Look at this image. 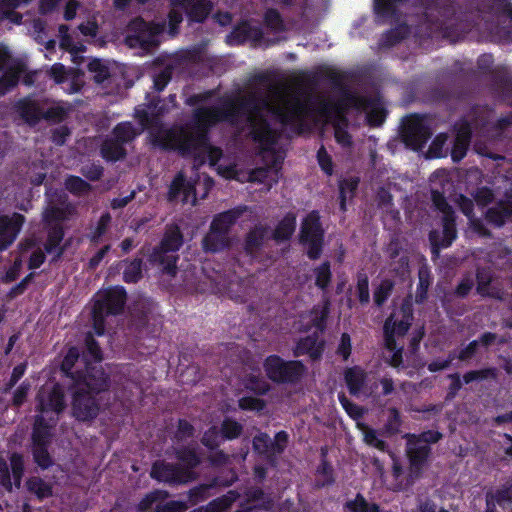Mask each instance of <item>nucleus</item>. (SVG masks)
I'll return each mask as SVG.
<instances>
[{
  "instance_id": "1a4fd4ad",
  "label": "nucleus",
  "mask_w": 512,
  "mask_h": 512,
  "mask_svg": "<svg viewBox=\"0 0 512 512\" xmlns=\"http://www.w3.org/2000/svg\"><path fill=\"white\" fill-rule=\"evenodd\" d=\"M409 317L404 316L403 319L397 321L394 319V315H390L383 325L384 346L392 352L390 364L393 367H399L403 362V346L397 345L396 337H403L408 332L411 325Z\"/></svg>"
},
{
  "instance_id": "052dcab7",
  "label": "nucleus",
  "mask_w": 512,
  "mask_h": 512,
  "mask_svg": "<svg viewBox=\"0 0 512 512\" xmlns=\"http://www.w3.org/2000/svg\"><path fill=\"white\" fill-rule=\"evenodd\" d=\"M320 169L327 175L332 176L334 172V163L331 155L327 152L324 145H321L316 154Z\"/></svg>"
},
{
  "instance_id": "f8f14e48",
  "label": "nucleus",
  "mask_w": 512,
  "mask_h": 512,
  "mask_svg": "<svg viewBox=\"0 0 512 512\" xmlns=\"http://www.w3.org/2000/svg\"><path fill=\"white\" fill-rule=\"evenodd\" d=\"M407 438L408 470L398 459L393 458L392 475L397 482L396 488L400 491H407L414 484V478L416 477V433H409Z\"/></svg>"
},
{
  "instance_id": "3c124183",
  "label": "nucleus",
  "mask_w": 512,
  "mask_h": 512,
  "mask_svg": "<svg viewBox=\"0 0 512 512\" xmlns=\"http://www.w3.org/2000/svg\"><path fill=\"white\" fill-rule=\"evenodd\" d=\"M246 495L248 500L259 502L260 509L270 510L273 507V499L260 487H253L249 489Z\"/></svg>"
},
{
  "instance_id": "9b49d317",
  "label": "nucleus",
  "mask_w": 512,
  "mask_h": 512,
  "mask_svg": "<svg viewBox=\"0 0 512 512\" xmlns=\"http://www.w3.org/2000/svg\"><path fill=\"white\" fill-rule=\"evenodd\" d=\"M158 30L151 22L145 21L142 17L132 19L127 25L125 43L130 48L148 50L157 45Z\"/></svg>"
},
{
  "instance_id": "5701e85b",
  "label": "nucleus",
  "mask_w": 512,
  "mask_h": 512,
  "mask_svg": "<svg viewBox=\"0 0 512 512\" xmlns=\"http://www.w3.org/2000/svg\"><path fill=\"white\" fill-rule=\"evenodd\" d=\"M296 219L294 212H287L273 230L272 239L277 243L289 241L296 230Z\"/></svg>"
},
{
  "instance_id": "13d9d810",
  "label": "nucleus",
  "mask_w": 512,
  "mask_h": 512,
  "mask_svg": "<svg viewBox=\"0 0 512 512\" xmlns=\"http://www.w3.org/2000/svg\"><path fill=\"white\" fill-rule=\"evenodd\" d=\"M356 292L357 297L362 305H366L370 301V292H369V279L365 273L357 274V284H356Z\"/></svg>"
},
{
  "instance_id": "bf43d9fd",
  "label": "nucleus",
  "mask_w": 512,
  "mask_h": 512,
  "mask_svg": "<svg viewBox=\"0 0 512 512\" xmlns=\"http://www.w3.org/2000/svg\"><path fill=\"white\" fill-rule=\"evenodd\" d=\"M85 352L95 362H100L103 359L101 347L90 332L85 336Z\"/></svg>"
},
{
  "instance_id": "b1692460",
  "label": "nucleus",
  "mask_w": 512,
  "mask_h": 512,
  "mask_svg": "<svg viewBox=\"0 0 512 512\" xmlns=\"http://www.w3.org/2000/svg\"><path fill=\"white\" fill-rule=\"evenodd\" d=\"M175 458L181 463L183 469L193 472L201 464V456L198 448L191 445H182L174 450Z\"/></svg>"
},
{
  "instance_id": "72a5a7b5",
  "label": "nucleus",
  "mask_w": 512,
  "mask_h": 512,
  "mask_svg": "<svg viewBox=\"0 0 512 512\" xmlns=\"http://www.w3.org/2000/svg\"><path fill=\"white\" fill-rule=\"evenodd\" d=\"M470 128L465 125L458 131L454 146L452 148L451 156L454 161H460L466 154L469 140H470Z\"/></svg>"
},
{
  "instance_id": "f3484780",
  "label": "nucleus",
  "mask_w": 512,
  "mask_h": 512,
  "mask_svg": "<svg viewBox=\"0 0 512 512\" xmlns=\"http://www.w3.org/2000/svg\"><path fill=\"white\" fill-rule=\"evenodd\" d=\"M326 341L320 337L318 332H313L300 337L292 349L295 358L308 356L311 361H320L325 351Z\"/></svg>"
},
{
  "instance_id": "37998d69",
  "label": "nucleus",
  "mask_w": 512,
  "mask_h": 512,
  "mask_svg": "<svg viewBox=\"0 0 512 512\" xmlns=\"http://www.w3.org/2000/svg\"><path fill=\"white\" fill-rule=\"evenodd\" d=\"M143 260L135 258L129 261L123 271V281L127 284H135L142 279Z\"/></svg>"
},
{
  "instance_id": "6e6552de",
  "label": "nucleus",
  "mask_w": 512,
  "mask_h": 512,
  "mask_svg": "<svg viewBox=\"0 0 512 512\" xmlns=\"http://www.w3.org/2000/svg\"><path fill=\"white\" fill-rule=\"evenodd\" d=\"M324 237L320 213L318 210H312L302 219L299 231V243L306 248V255L310 260L321 257Z\"/></svg>"
},
{
  "instance_id": "f03ea898",
  "label": "nucleus",
  "mask_w": 512,
  "mask_h": 512,
  "mask_svg": "<svg viewBox=\"0 0 512 512\" xmlns=\"http://www.w3.org/2000/svg\"><path fill=\"white\" fill-rule=\"evenodd\" d=\"M110 378L102 367H87L72 386L71 414L79 422H92L100 413L99 395L109 389Z\"/></svg>"
},
{
  "instance_id": "338daca9",
  "label": "nucleus",
  "mask_w": 512,
  "mask_h": 512,
  "mask_svg": "<svg viewBox=\"0 0 512 512\" xmlns=\"http://www.w3.org/2000/svg\"><path fill=\"white\" fill-rule=\"evenodd\" d=\"M31 389V383L24 380L14 391L12 397V406L20 408L26 401Z\"/></svg>"
},
{
  "instance_id": "a211bd4d",
  "label": "nucleus",
  "mask_w": 512,
  "mask_h": 512,
  "mask_svg": "<svg viewBox=\"0 0 512 512\" xmlns=\"http://www.w3.org/2000/svg\"><path fill=\"white\" fill-rule=\"evenodd\" d=\"M25 217L20 213L0 216V251L8 249L14 242L24 224Z\"/></svg>"
},
{
  "instance_id": "4d7b16f0",
  "label": "nucleus",
  "mask_w": 512,
  "mask_h": 512,
  "mask_svg": "<svg viewBox=\"0 0 512 512\" xmlns=\"http://www.w3.org/2000/svg\"><path fill=\"white\" fill-rule=\"evenodd\" d=\"M494 501L501 506L507 505L512 510V486L487 498V512H493Z\"/></svg>"
},
{
  "instance_id": "39448f33",
  "label": "nucleus",
  "mask_w": 512,
  "mask_h": 512,
  "mask_svg": "<svg viewBox=\"0 0 512 512\" xmlns=\"http://www.w3.org/2000/svg\"><path fill=\"white\" fill-rule=\"evenodd\" d=\"M126 300L127 292L122 286L109 288L95 300L92 309V322L96 335L103 336L105 334L106 317L121 314Z\"/></svg>"
},
{
  "instance_id": "69168bd1",
  "label": "nucleus",
  "mask_w": 512,
  "mask_h": 512,
  "mask_svg": "<svg viewBox=\"0 0 512 512\" xmlns=\"http://www.w3.org/2000/svg\"><path fill=\"white\" fill-rule=\"evenodd\" d=\"M186 178L182 172H178L172 180L168 190V200H176L185 188Z\"/></svg>"
},
{
  "instance_id": "8fccbe9b",
  "label": "nucleus",
  "mask_w": 512,
  "mask_h": 512,
  "mask_svg": "<svg viewBox=\"0 0 512 512\" xmlns=\"http://www.w3.org/2000/svg\"><path fill=\"white\" fill-rule=\"evenodd\" d=\"M222 435L217 426L209 427L201 438V443L209 450H217L222 442Z\"/></svg>"
},
{
  "instance_id": "a19ab883",
  "label": "nucleus",
  "mask_w": 512,
  "mask_h": 512,
  "mask_svg": "<svg viewBox=\"0 0 512 512\" xmlns=\"http://www.w3.org/2000/svg\"><path fill=\"white\" fill-rule=\"evenodd\" d=\"M457 201L460 209L469 219L470 228L479 235H485L486 230L484 229L482 223L478 219L474 218L471 214L473 207L472 201L462 195L459 196Z\"/></svg>"
},
{
  "instance_id": "cd10ccee",
  "label": "nucleus",
  "mask_w": 512,
  "mask_h": 512,
  "mask_svg": "<svg viewBox=\"0 0 512 512\" xmlns=\"http://www.w3.org/2000/svg\"><path fill=\"white\" fill-rule=\"evenodd\" d=\"M243 209L234 208L221 212L214 216L210 227L229 236L230 230L236 221L241 217Z\"/></svg>"
},
{
  "instance_id": "603ef678",
  "label": "nucleus",
  "mask_w": 512,
  "mask_h": 512,
  "mask_svg": "<svg viewBox=\"0 0 512 512\" xmlns=\"http://www.w3.org/2000/svg\"><path fill=\"white\" fill-rule=\"evenodd\" d=\"M304 109L305 105L302 102L297 101L288 111L279 109L276 111V114L281 124L288 125L293 123Z\"/></svg>"
},
{
  "instance_id": "de8ad7c7",
  "label": "nucleus",
  "mask_w": 512,
  "mask_h": 512,
  "mask_svg": "<svg viewBox=\"0 0 512 512\" xmlns=\"http://www.w3.org/2000/svg\"><path fill=\"white\" fill-rule=\"evenodd\" d=\"M68 217L67 210L58 206H48L43 212V222L46 226L61 223Z\"/></svg>"
},
{
  "instance_id": "bb28decb",
  "label": "nucleus",
  "mask_w": 512,
  "mask_h": 512,
  "mask_svg": "<svg viewBox=\"0 0 512 512\" xmlns=\"http://www.w3.org/2000/svg\"><path fill=\"white\" fill-rule=\"evenodd\" d=\"M398 136L406 148L416 151V112L403 118Z\"/></svg>"
},
{
  "instance_id": "473e14b6",
  "label": "nucleus",
  "mask_w": 512,
  "mask_h": 512,
  "mask_svg": "<svg viewBox=\"0 0 512 512\" xmlns=\"http://www.w3.org/2000/svg\"><path fill=\"white\" fill-rule=\"evenodd\" d=\"M243 386L246 390L252 392L257 396L266 395L270 389V384L265 380V378L260 374H247L243 378Z\"/></svg>"
},
{
  "instance_id": "f257e3e1",
  "label": "nucleus",
  "mask_w": 512,
  "mask_h": 512,
  "mask_svg": "<svg viewBox=\"0 0 512 512\" xmlns=\"http://www.w3.org/2000/svg\"><path fill=\"white\" fill-rule=\"evenodd\" d=\"M257 98L251 96L237 101L227 100L222 106L198 107L193 110L189 131L185 126L165 130L154 143L165 151H175L182 157L196 154L199 145L207 144L211 127L220 122H233L244 111L257 110Z\"/></svg>"
},
{
  "instance_id": "0eeeda50",
  "label": "nucleus",
  "mask_w": 512,
  "mask_h": 512,
  "mask_svg": "<svg viewBox=\"0 0 512 512\" xmlns=\"http://www.w3.org/2000/svg\"><path fill=\"white\" fill-rule=\"evenodd\" d=\"M139 132L131 122L125 121L115 125L110 136H107L100 146V155L107 162H117L126 157V144L131 143Z\"/></svg>"
},
{
  "instance_id": "680f3d73",
  "label": "nucleus",
  "mask_w": 512,
  "mask_h": 512,
  "mask_svg": "<svg viewBox=\"0 0 512 512\" xmlns=\"http://www.w3.org/2000/svg\"><path fill=\"white\" fill-rule=\"evenodd\" d=\"M238 406L241 410L244 411H262L266 402L258 397L253 396H243L238 400Z\"/></svg>"
},
{
  "instance_id": "c03bdc74",
  "label": "nucleus",
  "mask_w": 512,
  "mask_h": 512,
  "mask_svg": "<svg viewBox=\"0 0 512 512\" xmlns=\"http://www.w3.org/2000/svg\"><path fill=\"white\" fill-rule=\"evenodd\" d=\"M235 499V493L230 491L227 495L217 497L203 507L205 512H226L231 507Z\"/></svg>"
},
{
  "instance_id": "79ce46f5",
  "label": "nucleus",
  "mask_w": 512,
  "mask_h": 512,
  "mask_svg": "<svg viewBox=\"0 0 512 512\" xmlns=\"http://www.w3.org/2000/svg\"><path fill=\"white\" fill-rule=\"evenodd\" d=\"M344 507L350 512H380L379 505L368 503L361 493H357L354 499L348 500Z\"/></svg>"
},
{
  "instance_id": "393cba45",
  "label": "nucleus",
  "mask_w": 512,
  "mask_h": 512,
  "mask_svg": "<svg viewBox=\"0 0 512 512\" xmlns=\"http://www.w3.org/2000/svg\"><path fill=\"white\" fill-rule=\"evenodd\" d=\"M366 379V373L359 366L349 367L344 371V380L352 396H360L365 386Z\"/></svg>"
},
{
  "instance_id": "423d86ee",
  "label": "nucleus",
  "mask_w": 512,
  "mask_h": 512,
  "mask_svg": "<svg viewBox=\"0 0 512 512\" xmlns=\"http://www.w3.org/2000/svg\"><path fill=\"white\" fill-rule=\"evenodd\" d=\"M266 377L275 384L296 385L307 373L301 360H285L277 354L268 355L263 361Z\"/></svg>"
},
{
  "instance_id": "774afa93",
  "label": "nucleus",
  "mask_w": 512,
  "mask_h": 512,
  "mask_svg": "<svg viewBox=\"0 0 512 512\" xmlns=\"http://www.w3.org/2000/svg\"><path fill=\"white\" fill-rule=\"evenodd\" d=\"M88 70L95 73V81L101 83L110 76L108 67L100 59H93L88 64Z\"/></svg>"
},
{
  "instance_id": "c85d7f7f",
  "label": "nucleus",
  "mask_w": 512,
  "mask_h": 512,
  "mask_svg": "<svg viewBox=\"0 0 512 512\" xmlns=\"http://www.w3.org/2000/svg\"><path fill=\"white\" fill-rule=\"evenodd\" d=\"M202 245L203 249L207 252H220L229 247L230 238L226 234L210 227L202 240Z\"/></svg>"
},
{
  "instance_id": "4c0bfd02",
  "label": "nucleus",
  "mask_w": 512,
  "mask_h": 512,
  "mask_svg": "<svg viewBox=\"0 0 512 512\" xmlns=\"http://www.w3.org/2000/svg\"><path fill=\"white\" fill-rule=\"evenodd\" d=\"M315 285L322 291H326L332 281L331 263L326 260L313 269Z\"/></svg>"
},
{
  "instance_id": "aec40b11",
  "label": "nucleus",
  "mask_w": 512,
  "mask_h": 512,
  "mask_svg": "<svg viewBox=\"0 0 512 512\" xmlns=\"http://www.w3.org/2000/svg\"><path fill=\"white\" fill-rule=\"evenodd\" d=\"M16 108L21 118L30 126H35L43 120V106L36 100L21 99L17 102Z\"/></svg>"
},
{
  "instance_id": "20e7f679",
  "label": "nucleus",
  "mask_w": 512,
  "mask_h": 512,
  "mask_svg": "<svg viewBox=\"0 0 512 512\" xmlns=\"http://www.w3.org/2000/svg\"><path fill=\"white\" fill-rule=\"evenodd\" d=\"M183 242L184 238L180 227L177 224L167 225L163 238L150 255V262L158 264L165 274L175 276L179 260L176 253L182 247Z\"/></svg>"
},
{
  "instance_id": "e2e57ef3",
  "label": "nucleus",
  "mask_w": 512,
  "mask_h": 512,
  "mask_svg": "<svg viewBox=\"0 0 512 512\" xmlns=\"http://www.w3.org/2000/svg\"><path fill=\"white\" fill-rule=\"evenodd\" d=\"M27 369V362H21L17 364L11 373L9 380L1 388L2 393H8L24 376Z\"/></svg>"
},
{
  "instance_id": "5fc2aeb1",
  "label": "nucleus",
  "mask_w": 512,
  "mask_h": 512,
  "mask_svg": "<svg viewBox=\"0 0 512 512\" xmlns=\"http://www.w3.org/2000/svg\"><path fill=\"white\" fill-rule=\"evenodd\" d=\"M10 465L14 484L16 487H20L22 477L24 474V459L23 456L18 452H13L10 456Z\"/></svg>"
},
{
  "instance_id": "c9c22d12",
  "label": "nucleus",
  "mask_w": 512,
  "mask_h": 512,
  "mask_svg": "<svg viewBox=\"0 0 512 512\" xmlns=\"http://www.w3.org/2000/svg\"><path fill=\"white\" fill-rule=\"evenodd\" d=\"M112 217L109 212H104L96 223V226L88 234V239L91 244L98 245L102 237L107 233L111 225Z\"/></svg>"
},
{
  "instance_id": "c756f323",
  "label": "nucleus",
  "mask_w": 512,
  "mask_h": 512,
  "mask_svg": "<svg viewBox=\"0 0 512 512\" xmlns=\"http://www.w3.org/2000/svg\"><path fill=\"white\" fill-rule=\"evenodd\" d=\"M184 9L190 21L202 23L209 16L212 10V3L210 0H193Z\"/></svg>"
},
{
  "instance_id": "a878e982",
  "label": "nucleus",
  "mask_w": 512,
  "mask_h": 512,
  "mask_svg": "<svg viewBox=\"0 0 512 512\" xmlns=\"http://www.w3.org/2000/svg\"><path fill=\"white\" fill-rule=\"evenodd\" d=\"M233 35L239 43H260L264 34L259 25H253L249 21H243L234 28Z\"/></svg>"
},
{
  "instance_id": "dca6fc26",
  "label": "nucleus",
  "mask_w": 512,
  "mask_h": 512,
  "mask_svg": "<svg viewBox=\"0 0 512 512\" xmlns=\"http://www.w3.org/2000/svg\"><path fill=\"white\" fill-rule=\"evenodd\" d=\"M36 410L43 415L52 412L59 416L66 407L65 393L59 383H55L48 391L40 390L36 395Z\"/></svg>"
},
{
  "instance_id": "0e129e2a",
  "label": "nucleus",
  "mask_w": 512,
  "mask_h": 512,
  "mask_svg": "<svg viewBox=\"0 0 512 512\" xmlns=\"http://www.w3.org/2000/svg\"><path fill=\"white\" fill-rule=\"evenodd\" d=\"M265 25L275 31H282L284 28L283 19L279 11L275 8H269L264 14Z\"/></svg>"
},
{
  "instance_id": "58836bf2",
  "label": "nucleus",
  "mask_w": 512,
  "mask_h": 512,
  "mask_svg": "<svg viewBox=\"0 0 512 512\" xmlns=\"http://www.w3.org/2000/svg\"><path fill=\"white\" fill-rule=\"evenodd\" d=\"M79 359V350L77 347H70L67 351V353L65 354L62 362H61V370L62 372L71 377L73 379V381L75 382V379L78 377V375H85L86 374V371L85 372H80V371H77L76 373H73L72 372V369L74 368L76 362L78 361Z\"/></svg>"
},
{
  "instance_id": "6ab92c4d",
  "label": "nucleus",
  "mask_w": 512,
  "mask_h": 512,
  "mask_svg": "<svg viewBox=\"0 0 512 512\" xmlns=\"http://www.w3.org/2000/svg\"><path fill=\"white\" fill-rule=\"evenodd\" d=\"M52 420L53 423L49 424L43 415L35 416L31 435L32 445L50 446L53 437L52 429L58 418Z\"/></svg>"
},
{
  "instance_id": "49530a36",
  "label": "nucleus",
  "mask_w": 512,
  "mask_h": 512,
  "mask_svg": "<svg viewBox=\"0 0 512 512\" xmlns=\"http://www.w3.org/2000/svg\"><path fill=\"white\" fill-rule=\"evenodd\" d=\"M330 312V302L326 300L324 305L319 307H314L312 309V314L314 315L312 318V325L316 328V332H324L326 329V323Z\"/></svg>"
},
{
  "instance_id": "6e6d98bb",
  "label": "nucleus",
  "mask_w": 512,
  "mask_h": 512,
  "mask_svg": "<svg viewBox=\"0 0 512 512\" xmlns=\"http://www.w3.org/2000/svg\"><path fill=\"white\" fill-rule=\"evenodd\" d=\"M344 126L337 124L334 126V137L336 142L343 148H350L353 145L351 134L347 130L348 121L345 117L342 118Z\"/></svg>"
},
{
  "instance_id": "ddd939ff",
  "label": "nucleus",
  "mask_w": 512,
  "mask_h": 512,
  "mask_svg": "<svg viewBox=\"0 0 512 512\" xmlns=\"http://www.w3.org/2000/svg\"><path fill=\"white\" fill-rule=\"evenodd\" d=\"M346 100L354 109L366 112L367 123L370 127H379L384 123L387 110L382 106L379 98L347 93Z\"/></svg>"
},
{
  "instance_id": "e433bc0d",
  "label": "nucleus",
  "mask_w": 512,
  "mask_h": 512,
  "mask_svg": "<svg viewBox=\"0 0 512 512\" xmlns=\"http://www.w3.org/2000/svg\"><path fill=\"white\" fill-rule=\"evenodd\" d=\"M26 486L29 492L35 494L39 500L46 499L52 496V486L44 481L42 478L37 476L30 477Z\"/></svg>"
},
{
  "instance_id": "ea45409f",
  "label": "nucleus",
  "mask_w": 512,
  "mask_h": 512,
  "mask_svg": "<svg viewBox=\"0 0 512 512\" xmlns=\"http://www.w3.org/2000/svg\"><path fill=\"white\" fill-rule=\"evenodd\" d=\"M219 430L223 440H234L242 435L243 425L233 418L225 417Z\"/></svg>"
},
{
  "instance_id": "412c9836",
  "label": "nucleus",
  "mask_w": 512,
  "mask_h": 512,
  "mask_svg": "<svg viewBox=\"0 0 512 512\" xmlns=\"http://www.w3.org/2000/svg\"><path fill=\"white\" fill-rule=\"evenodd\" d=\"M65 236V231L62 223H54L53 225L47 226V239L44 244L46 253H52L56 251V255L53 257V261H57L64 253V248L60 247L61 242Z\"/></svg>"
},
{
  "instance_id": "4be33fe9",
  "label": "nucleus",
  "mask_w": 512,
  "mask_h": 512,
  "mask_svg": "<svg viewBox=\"0 0 512 512\" xmlns=\"http://www.w3.org/2000/svg\"><path fill=\"white\" fill-rule=\"evenodd\" d=\"M269 228L264 225H255L246 234L244 239V250L246 254L253 256L255 253L260 251L267 238Z\"/></svg>"
},
{
  "instance_id": "9d476101",
  "label": "nucleus",
  "mask_w": 512,
  "mask_h": 512,
  "mask_svg": "<svg viewBox=\"0 0 512 512\" xmlns=\"http://www.w3.org/2000/svg\"><path fill=\"white\" fill-rule=\"evenodd\" d=\"M433 201L442 213V228L430 233V242L435 249L446 248L456 238L453 211L440 194H434Z\"/></svg>"
},
{
  "instance_id": "7c9ffc66",
  "label": "nucleus",
  "mask_w": 512,
  "mask_h": 512,
  "mask_svg": "<svg viewBox=\"0 0 512 512\" xmlns=\"http://www.w3.org/2000/svg\"><path fill=\"white\" fill-rule=\"evenodd\" d=\"M71 111V104L64 102L55 103L47 109L43 108V120H46L49 123L58 124L65 121Z\"/></svg>"
},
{
  "instance_id": "09e8293b",
  "label": "nucleus",
  "mask_w": 512,
  "mask_h": 512,
  "mask_svg": "<svg viewBox=\"0 0 512 512\" xmlns=\"http://www.w3.org/2000/svg\"><path fill=\"white\" fill-rule=\"evenodd\" d=\"M49 446H32V455L34 462L43 470L53 465V459L48 451Z\"/></svg>"
},
{
  "instance_id": "4468645a",
  "label": "nucleus",
  "mask_w": 512,
  "mask_h": 512,
  "mask_svg": "<svg viewBox=\"0 0 512 512\" xmlns=\"http://www.w3.org/2000/svg\"><path fill=\"white\" fill-rule=\"evenodd\" d=\"M250 135L263 152H272L277 144L280 133L273 128L269 120L262 114L256 117H249Z\"/></svg>"
},
{
  "instance_id": "a18cd8bd",
  "label": "nucleus",
  "mask_w": 512,
  "mask_h": 512,
  "mask_svg": "<svg viewBox=\"0 0 512 512\" xmlns=\"http://www.w3.org/2000/svg\"><path fill=\"white\" fill-rule=\"evenodd\" d=\"M65 188L73 195L81 196L91 191V185L79 176L69 175L65 180Z\"/></svg>"
},
{
  "instance_id": "2f4dec72",
  "label": "nucleus",
  "mask_w": 512,
  "mask_h": 512,
  "mask_svg": "<svg viewBox=\"0 0 512 512\" xmlns=\"http://www.w3.org/2000/svg\"><path fill=\"white\" fill-rule=\"evenodd\" d=\"M508 217H512V194L508 196V200L505 203H500L497 207L490 208L486 214L487 221L496 226L502 225Z\"/></svg>"
},
{
  "instance_id": "7ed1b4c3",
  "label": "nucleus",
  "mask_w": 512,
  "mask_h": 512,
  "mask_svg": "<svg viewBox=\"0 0 512 512\" xmlns=\"http://www.w3.org/2000/svg\"><path fill=\"white\" fill-rule=\"evenodd\" d=\"M412 10L413 0H372L374 23L391 26L380 35V49L392 48L410 36Z\"/></svg>"
},
{
  "instance_id": "2eb2a0df",
  "label": "nucleus",
  "mask_w": 512,
  "mask_h": 512,
  "mask_svg": "<svg viewBox=\"0 0 512 512\" xmlns=\"http://www.w3.org/2000/svg\"><path fill=\"white\" fill-rule=\"evenodd\" d=\"M193 472H188L180 465L157 460L152 464L150 476L158 482H164L170 485L184 484L193 479Z\"/></svg>"
},
{
  "instance_id": "864d4df0",
  "label": "nucleus",
  "mask_w": 512,
  "mask_h": 512,
  "mask_svg": "<svg viewBox=\"0 0 512 512\" xmlns=\"http://www.w3.org/2000/svg\"><path fill=\"white\" fill-rule=\"evenodd\" d=\"M394 284L391 280L384 279L374 291V303L377 307L383 306L392 293Z\"/></svg>"
},
{
  "instance_id": "f704fd0d",
  "label": "nucleus",
  "mask_w": 512,
  "mask_h": 512,
  "mask_svg": "<svg viewBox=\"0 0 512 512\" xmlns=\"http://www.w3.org/2000/svg\"><path fill=\"white\" fill-rule=\"evenodd\" d=\"M315 487L324 488L334 484V470L327 459H321L319 466L316 469Z\"/></svg>"
}]
</instances>
